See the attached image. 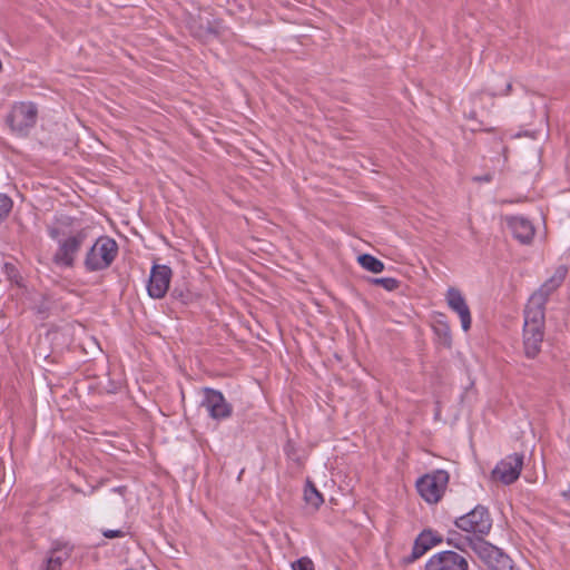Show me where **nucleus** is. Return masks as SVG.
<instances>
[{
    "label": "nucleus",
    "mask_w": 570,
    "mask_h": 570,
    "mask_svg": "<svg viewBox=\"0 0 570 570\" xmlns=\"http://www.w3.org/2000/svg\"><path fill=\"white\" fill-rule=\"evenodd\" d=\"M75 218L62 216L47 227L48 235L58 243L52 263L59 267H75L77 256L89 236V227L73 226Z\"/></svg>",
    "instance_id": "f257e3e1"
},
{
    "label": "nucleus",
    "mask_w": 570,
    "mask_h": 570,
    "mask_svg": "<svg viewBox=\"0 0 570 570\" xmlns=\"http://www.w3.org/2000/svg\"><path fill=\"white\" fill-rule=\"evenodd\" d=\"M118 244L109 236H99L87 250L83 266L89 273L109 268L118 255Z\"/></svg>",
    "instance_id": "f03ea898"
},
{
    "label": "nucleus",
    "mask_w": 570,
    "mask_h": 570,
    "mask_svg": "<svg viewBox=\"0 0 570 570\" xmlns=\"http://www.w3.org/2000/svg\"><path fill=\"white\" fill-rule=\"evenodd\" d=\"M454 524L473 538L484 540L492 529V518L487 507L478 504L470 512L456 518Z\"/></svg>",
    "instance_id": "7ed1b4c3"
},
{
    "label": "nucleus",
    "mask_w": 570,
    "mask_h": 570,
    "mask_svg": "<svg viewBox=\"0 0 570 570\" xmlns=\"http://www.w3.org/2000/svg\"><path fill=\"white\" fill-rule=\"evenodd\" d=\"M449 479L445 470H434L416 481L417 492L428 503H438L445 492Z\"/></svg>",
    "instance_id": "20e7f679"
},
{
    "label": "nucleus",
    "mask_w": 570,
    "mask_h": 570,
    "mask_svg": "<svg viewBox=\"0 0 570 570\" xmlns=\"http://www.w3.org/2000/svg\"><path fill=\"white\" fill-rule=\"evenodd\" d=\"M473 552L489 570H519L500 548L484 540H476Z\"/></svg>",
    "instance_id": "39448f33"
},
{
    "label": "nucleus",
    "mask_w": 570,
    "mask_h": 570,
    "mask_svg": "<svg viewBox=\"0 0 570 570\" xmlns=\"http://www.w3.org/2000/svg\"><path fill=\"white\" fill-rule=\"evenodd\" d=\"M38 109L32 102H20L13 106L7 116V124L13 131L24 134L37 122Z\"/></svg>",
    "instance_id": "423d86ee"
},
{
    "label": "nucleus",
    "mask_w": 570,
    "mask_h": 570,
    "mask_svg": "<svg viewBox=\"0 0 570 570\" xmlns=\"http://www.w3.org/2000/svg\"><path fill=\"white\" fill-rule=\"evenodd\" d=\"M469 561L465 556L444 550L433 554L425 563L424 570H469Z\"/></svg>",
    "instance_id": "0eeeda50"
},
{
    "label": "nucleus",
    "mask_w": 570,
    "mask_h": 570,
    "mask_svg": "<svg viewBox=\"0 0 570 570\" xmlns=\"http://www.w3.org/2000/svg\"><path fill=\"white\" fill-rule=\"evenodd\" d=\"M523 454L513 453L501 460L492 471L493 480L507 485L515 482L523 466Z\"/></svg>",
    "instance_id": "6e6552de"
},
{
    "label": "nucleus",
    "mask_w": 570,
    "mask_h": 570,
    "mask_svg": "<svg viewBox=\"0 0 570 570\" xmlns=\"http://www.w3.org/2000/svg\"><path fill=\"white\" fill-rule=\"evenodd\" d=\"M204 400L202 405L206 407L209 416L214 420H224L232 415L233 406L229 404L223 393L212 387H204Z\"/></svg>",
    "instance_id": "1a4fd4ad"
},
{
    "label": "nucleus",
    "mask_w": 570,
    "mask_h": 570,
    "mask_svg": "<svg viewBox=\"0 0 570 570\" xmlns=\"http://www.w3.org/2000/svg\"><path fill=\"white\" fill-rule=\"evenodd\" d=\"M171 276L173 272L169 266L155 264L147 284L148 295L156 299L163 298L168 292Z\"/></svg>",
    "instance_id": "9d476101"
},
{
    "label": "nucleus",
    "mask_w": 570,
    "mask_h": 570,
    "mask_svg": "<svg viewBox=\"0 0 570 570\" xmlns=\"http://www.w3.org/2000/svg\"><path fill=\"white\" fill-rule=\"evenodd\" d=\"M73 552V546L65 541H53L47 553L41 570H61L62 563L68 560Z\"/></svg>",
    "instance_id": "9b49d317"
},
{
    "label": "nucleus",
    "mask_w": 570,
    "mask_h": 570,
    "mask_svg": "<svg viewBox=\"0 0 570 570\" xmlns=\"http://www.w3.org/2000/svg\"><path fill=\"white\" fill-rule=\"evenodd\" d=\"M446 303L449 307L460 316L462 328L465 332L469 331L472 318L470 308L462 293L455 287H450L446 292Z\"/></svg>",
    "instance_id": "f8f14e48"
},
{
    "label": "nucleus",
    "mask_w": 570,
    "mask_h": 570,
    "mask_svg": "<svg viewBox=\"0 0 570 570\" xmlns=\"http://www.w3.org/2000/svg\"><path fill=\"white\" fill-rule=\"evenodd\" d=\"M546 304L540 296H531L524 308L523 327L544 328Z\"/></svg>",
    "instance_id": "ddd939ff"
},
{
    "label": "nucleus",
    "mask_w": 570,
    "mask_h": 570,
    "mask_svg": "<svg viewBox=\"0 0 570 570\" xmlns=\"http://www.w3.org/2000/svg\"><path fill=\"white\" fill-rule=\"evenodd\" d=\"M544 337V328L523 327V348L528 358H535L541 352Z\"/></svg>",
    "instance_id": "4468645a"
},
{
    "label": "nucleus",
    "mask_w": 570,
    "mask_h": 570,
    "mask_svg": "<svg viewBox=\"0 0 570 570\" xmlns=\"http://www.w3.org/2000/svg\"><path fill=\"white\" fill-rule=\"evenodd\" d=\"M508 226L520 243L530 244L532 242L535 229L529 219L518 216L511 217L508 219Z\"/></svg>",
    "instance_id": "2eb2a0df"
},
{
    "label": "nucleus",
    "mask_w": 570,
    "mask_h": 570,
    "mask_svg": "<svg viewBox=\"0 0 570 570\" xmlns=\"http://www.w3.org/2000/svg\"><path fill=\"white\" fill-rule=\"evenodd\" d=\"M568 273V268L564 265H560L557 267L554 274L547 279L538 291H535L531 296H540L542 302L547 303L549 301L550 295L561 286Z\"/></svg>",
    "instance_id": "dca6fc26"
},
{
    "label": "nucleus",
    "mask_w": 570,
    "mask_h": 570,
    "mask_svg": "<svg viewBox=\"0 0 570 570\" xmlns=\"http://www.w3.org/2000/svg\"><path fill=\"white\" fill-rule=\"evenodd\" d=\"M478 538H473L471 534H461L455 530H449L446 533L445 542L456 549L460 552H465L470 548L472 551L476 544Z\"/></svg>",
    "instance_id": "f3484780"
},
{
    "label": "nucleus",
    "mask_w": 570,
    "mask_h": 570,
    "mask_svg": "<svg viewBox=\"0 0 570 570\" xmlns=\"http://www.w3.org/2000/svg\"><path fill=\"white\" fill-rule=\"evenodd\" d=\"M428 534V530H423L416 537L412 547L411 554L402 559L403 564L407 566L410 563H413L415 560L421 558L426 551H429L432 548L426 538Z\"/></svg>",
    "instance_id": "a211bd4d"
},
{
    "label": "nucleus",
    "mask_w": 570,
    "mask_h": 570,
    "mask_svg": "<svg viewBox=\"0 0 570 570\" xmlns=\"http://www.w3.org/2000/svg\"><path fill=\"white\" fill-rule=\"evenodd\" d=\"M436 343L445 348L452 347V333L448 322L438 320L433 325Z\"/></svg>",
    "instance_id": "6ab92c4d"
},
{
    "label": "nucleus",
    "mask_w": 570,
    "mask_h": 570,
    "mask_svg": "<svg viewBox=\"0 0 570 570\" xmlns=\"http://www.w3.org/2000/svg\"><path fill=\"white\" fill-rule=\"evenodd\" d=\"M304 500L315 510H317L324 503L323 494L317 490L314 482H312L309 479H307L305 483Z\"/></svg>",
    "instance_id": "aec40b11"
},
{
    "label": "nucleus",
    "mask_w": 570,
    "mask_h": 570,
    "mask_svg": "<svg viewBox=\"0 0 570 570\" xmlns=\"http://www.w3.org/2000/svg\"><path fill=\"white\" fill-rule=\"evenodd\" d=\"M358 264L366 271L377 274L384 271V263L371 254H362L357 257Z\"/></svg>",
    "instance_id": "412c9836"
},
{
    "label": "nucleus",
    "mask_w": 570,
    "mask_h": 570,
    "mask_svg": "<svg viewBox=\"0 0 570 570\" xmlns=\"http://www.w3.org/2000/svg\"><path fill=\"white\" fill-rule=\"evenodd\" d=\"M170 297L183 305H188L195 299V294L186 287L176 286L171 291Z\"/></svg>",
    "instance_id": "4be33fe9"
},
{
    "label": "nucleus",
    "mask_w": 570,
    "mask_h": 570,
    "mask_svg": "<svg viewBox=\"0 0 570 570\" xmlns=\"http://www.w3.org/2000/svg\"><path fill=\"white\" fill-rule=\"evenodd\" d=\"M373 285L382 286L389 292L400 287L401 282L393 277H375L370 279Z\"/></svg>",
    "instance_id": "5701e85b"
},
{
    "label": "nucleus",
    "mask_w": 570,
    "mask_h": 570,
    "mask_svg": "<svg viewBox=\"0 0 570 570\" xmlns=\"http://www.w3.org/2000/svg\"><path fill=\"white\" fill-rule=\"evenodd\" d=\"M4 273L7 275V278L17 284V285H20L21 284V281H22V276L20 275L18 268L16 267L14 264L12 263H6L4 266Z\"/></svg>",
    "instance_id": "b1692460"
},
{
    "label": "nucleus",
    "mask_w": 570,
    "mask_h": 570,
    "mask_svg": "<svg viewBox=\"0 0 570 570\" xmlns=\"http://www.w3.org/2000/svg\"><path fill=\"white\" fill-rule=\"evenodd\" d=\"M12 209V200L7 195L0 194V223L9 215Z\"/></svg>",
    "instance_id": "393cba45"
},
{
    "label": "nucleus",
    "mask_w": 570,
    "mask_h": 570,
    "mask_svg": "<svg viewBox=\"0 0 570 570\" xmlns=\"http://www.w3.org/2000/svg\"><path fill=\"white\" fill-rule=\"evenodd\" d=\"M50 309L51 304L47 299H42L41 302L33 306V311L39 316L40 320H46L50 314Z\"/></svg>",
    "instance_id": "a878e982"
},
{
    "label": "nucleus",
    "mask_w": 570,
    "mask_h": 570,
    "mask_svg": "<svg viewBox=\"0 0 570 570\" xmlns=\"http://www.w3.org/2000/svg\"><path fill=\"white\" fill-rule=\"evenodd\" d=\"M293 570H315L313 561L307 557H302L292 563Z\"/></svg>",
    "instance_id": "bb28decb"
},
{
    "label": "nucleus",
    "mask_w": 570,
    "mask_h": 570,
    "mask_svg": "<svg viewBox=\"0 0 570 570\" xmlns=\"http://www.w3.org/2000/svg\"><path fill=\"white\" fill-rule=\"evenodd\" d=\"M426 530L429 533L426 535V538L432 548L444 541L443 537L441 534H439L436 531H433L432 529H426Z\"/></svg>",
    "instance_id": "cd10ccee"
},
{
    "label": "nucleus",
    "mask_w": 570,
    "mask_h": 570,
    "mask_svg": "<svg viewBox=\"0 0 570 570\" xmlns=\"http://www.w3.org/2000/svg\"><path fill=\"white\" fill-rule=\"evenodd\" d=\"M284 452L289 459H294V455L296 453L295 445L293 441L288 440L286 444L284 445Z\"/></svg>",
    "instance_id": "c85d7f7f"
},
{
    "label": "nucleus",
    "mask_w": 570,
    "mask_h": 570,
    "mask_svg": "<svg viewBox=\"0 0 570 570\" xmlns=\"http://www.w3.org/2000/svg\"><path fill=\"white\" fill-rule=\"evenodd\" d=\"M102 534L107 539L122 538L125 535L121 530H106Z\"/></svg>",
    "instance_id": "c756f323"
},
{
    "label": "nucleus",
    "mask_w": 570,
    "mask_h": 570,
    "mask_svg": "<svg viewBox=\"0 0 570 570\" xmlns=\"http://www.w3.org/2000/svg\"><path fill=\"white\" fill-rule=\"evenodd\" d=\"M492 179H493L492 174H485L483 176H475L473 178L474 181H479V183H490Z\"/></svg>",
    "instance_id": "7c9ffc66"
},
{
    "label": "nucleus",
    "mask_w": 570,
    "mask_h": 570,
    "mask_svg": "<svg viewBox=\"0 0 570 570\" xmlns=\"http://www.w3.org/2000/svg\"><path fill=\"white\" fill-rule=\"evenodd\" d=\"M511 89H512V83H511V81H508V82L505 83V89H504L503 91H501V92H499V94H491V95H492V96H497V95L505 96V95H509V94H510Z\"/></svg>",
    "instance_id": "2f4dec72"
},
{
    "label": "nucleus",
    "mask_w": 570,
    "mask_h": 570,
    "mask_svg": "<svg viewBox=\"0 0 570 570\" xmlns=\"http://www.w3.org/2000/svg\"><path fill=\"white\" fill-rule=\"evenodd\" d=\"M206 33L208 36H213V37H218V35H219L218 30L215 27H213V26H208L206 28Z\"/></svg>",
    "instance_id": "473e14b6"
},
{
    "label": "nucleus",
    "mask_w": 570,
    "mask_h": 570,
    "mask_svg": "<svg viewBox=\"0 0 570 570\" xmlns=\"http://www.w3.org/2000/svg\"><path fill=\"white\" fill-rule=\"evenodd\" d=\"M112 491L116 493H119L120 495H125V493L127 492V487L126 485L116 487L112 489Z\"/></svg>",
    "instance_id": "72a5a7b5"
},
{
    "label": "nucleus",
    "mask_w": 570,
    "mask_h": 570,
    "mask_svg": "<svg viewBox=\"0 0 570 570\" xmlns=\"http://www.w3.org/2000/svg\"><path fill=\"white\" fill-rule=\"evenodd\" d=\"M562 497L566 498L567 500H570V484H569L568 490H564L562 492Z\"/></svg>",
    "instance_id": "f704fd0d"
},
{
    "label": "nucleus",
    "mask_w": 570,
    "mask_h": 570,
    "mask_svg": "<svg viewBox=\"0 0 570 570\" xmlns=\"http://www.w3.org/2000/svg\"><path fill=\"white\" fill-rule=\"evenodd\" d=\"M73 491L77 492V493L81 492V490L78 489V488H73Z\"/></svg>",
    "instance_id": "c9c22d12"
}]
</instances>
